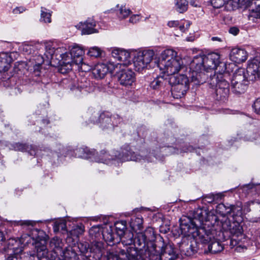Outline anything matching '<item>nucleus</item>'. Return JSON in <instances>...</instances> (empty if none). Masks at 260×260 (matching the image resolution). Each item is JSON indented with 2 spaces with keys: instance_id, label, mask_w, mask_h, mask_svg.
Instances as JSON below:
<instances>
[{
  "instance_id": "nucleus-1",
  "label": "nucleus",
  "mask_w": 260,
  "mask_h": 260,
  "mask_svg": "<svg viewBox=\"0 0 260 260\" xmlns=\"http://www.w3.org/2000/svg\"><path fill=\"white\" fill-rule=\"evenodd\" d=\"M213 223L207 222L205 226L199 227L203 222L204 217L201 210H198L193 217L183 216L180 219V229L185 234H191L197 241L206 243L208 239L216 236L217 239H225L228 236H232L231 245L235 247L237 252H243L246 249L245 245L239 243L244 237L243 230L240 222L242 217L239 214H233L232 219L227 216L217 218L212 216Z\"/></svg>"
},
{
  "instance_id": "nucleus-2",
  "label": "nucleus",
  "mask_w": 260,
  "mask_h": 260,
  "mask_svg": "<svg viewBox=\"0 0 260 260\" xmlns=\"http://www.w3.org/2000/svg\"><path fill=\"white\" fill-rule=\"evenodd\" d=\"M122 239L119 246L110 247L107 251L108 260H148L155 247V234L152 228L137 234L133 240V234L128 232Z\"/></svg>"
},
{
  "instance_id": "nucleus-3",
  "label": "nucleus",
  "mask_w": 260,
  "mask_h": 260,
  "mask_svg": "<svg viewBox=\"0 0 260 260\" xmlns=\"http://www.w3.org/2000/svg\"><path fill=\"white\" fill-rule=\"evenodd\" d=\"M122 239L119 246L110 247L107 251L108 260H148L155 247V234L152 228L137 234L133 240V234L128 232Z\"/></svg>"
},
{
  "instance_id": "nucleus-4",
  "label": "nucleus",
  "mask_w": 260,
  "mask_h": 260,
  "mask_svg": "<svg viewBox=\"0 0 260 260\" xmlns=\"http://www.w3.org/2000/svg\"><path fill=\"white\" fill-rule=\"evenodd\" d=\"M191 72V82L198 85L205 83L208 79V74L214 70L215 74L222 73L225 70V64L220 61L218 54L212 53L207 55H198L193 57L190 63Z\"/></svg>"
},
{
  "instance_id": "nucleus-5",
  "label": "nucleus",
  "mask_w": 260,
  "mask_h": 260,
  "mask_svg": "<svg viewBox=\"0 0 260 260\" xmlns=\"http://www.w3.org/2000/svg\"><path fill=\"white\" fill-rule=\"evenodd\" d=\"M114 153V155H111L105 150H102L100 153H98L95 151L79 148L76 150V155L79 157L91 159L96 162L106 164H109L111 161H114L113 163L116 164L115 161L117 163L129 160L139 161L145 159L142 155H137L127 149H122L120 152L116 151Z\"/></svg>"
},
{
  "instance_id": "nucleus-6",
  "label": "nucleus",
  "mask_w": 260,
  "mask_h": 260,
  "mask_svg": "<svg viewBox=\"0 0 260 260\" xmlns=\"http://www.w3.org/2000/svg\"><path fill=\"white\" fill-rule=\"evenodd\" d=\"M31 244H36V255L39 259L42 258H49L48 251L45 245H39L36 241L28 234H24L19 239L10 238L7 242L8 249L12 250L15 254H19L23 251V246Z\"/></svg>"
},
{
  "instance_id": "nucleus-7",
  "label": "nucleus",
  "mask_w": 260,
  "mask_h": 260,
  "mask_svg": "<svg viewBox=\"0 0 260 260\" xmlns=\"http://www.w3.org/2000/svg\"><path fill=\"white\" fill-rule=\"evenodd\" d=\"M105 246V244L101 241H93L90 246L87 243L78 244V249L84 260H101L105 251L106 254L105 256L108 260L107 256L108 249L110 247L119 246L118 244L112 246H110L106 249Z\"/></svg>"
},
{
  "instance_id": "nucleus-8",
  "label": "nucleus",
  "mask_w": 260,
  "mask_h": 260,
  "mask_svg": "<svg viewBox=\"0 0 260 260\" xmlns=\"http://www.w3.org/2000/svg\"><path fill=\"white\" fill-rule=\"evenodd\" d=\"M224 76L222 73L210 75L208 81L211 87L215 88V98L222 102L227 100L230 92L229 84L224 79Z\"/></svg>"
},
{
  "instance_id": "nucleus-9",
  "label": "nucleus",
  "mask_w": 260,
  "mask_h": 260,
  "mask_svg": "<svg viewBox=\"0 0 260 260\" xmlns=\"http://www.w3.org/2000/svg\"><path fill=\"white\" fill-rule=\"evenodd\" d=\"M165 244L160 238L155 242L154 248H152V253L148 260H174L176 258V254L171 245Z\"/></svg>"
},
{
  "instance_id": "nucleus-10",
  "label": "nucleus",
  "mask_w": 260,
  "mask_h": 260,
  "mask_svg": "<svg viewBox=\"0 0 260 260\" xmlns=\"http://www.w3.org/2000/svg\"><path fill=\"white\" fill-rule=\"evenodd\" d=\"M181 233L184 237H186L190 241V244L189 245V248L193 252L196 250L198 247V245L201 244H208V251L211 253H216L221 252L223 249V245L221 243V241L225 239H217L216 236L212 237L211 240L208 239V241L206 243H203L197 241L192 236L191 234H185L181 231Z\"/></svg>"
},
{
  "instance_id": "nucleus-11",
  "label": "nucleus",
  "mask_w": 260,
  "mask_h": 260,
  "mask_svg": "<svg viewBox=\"0 0 260 260\" xmlns=\"http://www.w3.org/2000/svg\"><path fill=\"white\" fill-rule=\"evenodd\" d=\"M155 56L153 50L145 49L135 53L133 63L135 71L141 72L150 66Z\"/></svg>"
},
{
  "instance_id": "nucleus-12",
  "label": "nucleus",
  "mask_w": 260,
  "mask_h": 260,
  "mask_svg": "<svg viewBox=\"0 0 260 260\" xmlns=\"http://www.w3.org/2000/svg\"><path fill=\"white\" fill-rule=\"evenodd\" d=\"M248 80L244 69H239L233 74L231 80V91L237 95L244 93L247 88Z\"/></svg>"
},
{
  "instance_id": "nucleus-13",
  "label": "nucleus",
  "mask_w": 260,
  "mask_h": 260,
  "mask_svg": "<svg viewBox=\"0 0 260 260\" xmlns=\"http://www.w3.org/2000/svg\"><path fill=\"white\" fill-rule=\"evenodd\" d=\"M50 245L52 247V251L55 256L60 254L61 257L64 260H77L78 255L74 249L71 247H67L62 250L61 240L57 238H53L50 241Z\"/></svg>"
},
{
  "instance_id": "nucleus-14",
  "label": "nucleus",
  "mask_w": 260,
  "mask_h": 260,
  "mask_svg": "<svg viewBox=\"0 0 260 260\" xmlns=\"http://www.w3.org/2000/svg\"><path fill=\"white\" fill-rule=\"evenodd\" d=\"M121 120V118L117 115L110 116L108 113H103L100 116V126L103 131L110 132Z\"/></svg>"
},
{
  "instance_id": "nucleus-15",
  "label": "nucleus",
  "mask_w": 260,
  "mask_h": 260,
  "mask_svg": "<svg viewBox=\"0 0 260 260\" xmlns=\"http://www.w3.org/2000/svg\"><path fill=\"white\" fill-rule=\"evenodd\" d=\"M159 70L168 75H173L180 71H185L186 70V67L184 65L183 60L180 57H177V59L172 60L170 62H168V64H166L164 68H160Z\"/></svg>"
},
{
  "instance_id": "nucleus-16",
  "label": "nucleus",
  "mask_w": 260,
  "mask_h": 260,
  "mask_svg": "<svg viewBox=\"0 0 260 260\" xmlns=\"http://www.w3.org/2000/svg\"><path fill=\"white\" fill-rule=\"evenodd\" d=\"M116 66V64L111 62L98 63L92 69L93 76L95 79H102L108 72H112Z\"/></svg>"
},
{
  "instance_id": "nucleus-17",
  "label": "nucleus",
  "mask_w": 260,
  "mask_h": 260,
  "mask_svg": "<svg viewBox=\"0 0 260 260\" xmlns=\"http://www.w3.org/2000/svg\"><path fill=\"white\" fill-rule=\"evenodd\" d=\"M85 51L84 48L79 45L75 44L71 46L70 53H69L70 58H71V63L69 64L68 70H71L74 65H80L83 59V55L84 54Z\"/></svg>"
},
{
  "instance_id": "nucleus-18",
  "label": "nucleus",
  "mask_w": 260,
  "mask_h": 260,
  "mask_svg": "<svg viewBox=\"0 0 260 260\" xmlns=\"http://www.w3.org/2000/svg\"><path fill=\"white\" fill-rule=\"evenodd\" d=\"M177 57H180L175 50L172 49H166L161 53L159 59L155 61V63L159 69L163 68L168 62L177 59Z\"/></svg>"
},
{
  "instance_id": "nucleus-19",
  "label": "nucleus",
  "mask_w": 260,
  "mask_h": 260,
  "mask_svg": "<svg viewBox=\"0 0 260 260\" xmlns=\"http://www.w3.org/2000/svg\"><path fill=\"white\" fill-rule=\"evenodd\" d=\"M117 76L120 84L125 86L132 85L136 80L135 74L131 70H122Z\"/></svg>"
},
{
  "instance_id": "nucleus-20",
  "label": "nucleus",
  "mask_w": 260,
  "mask_h": 260,
  "mask_svg": "<svg viewBox=\"0 0 260 260\" xmlns=\"http://www.w3.org/2000/svg\"><path fill=\"white\" fill-rule=\"evenodd\" d=\"M64 83L68 84V87L71 90L75 91L76 94H78L79 92H82V90L87 91L85 89L89 85V83L87 82L85 78L82 79L80 82L77 79L75 78L71 81L65 80Z\"/></svg>"
},
{
  "instance_id": "nucleus-21",
  "label": "nucleus",
  "mask_w": 260,
  "mask_h": 260,
  "mask_svg": "<svg viewBox=\"0 0 260 260\" xmlns=\"http://www.w3.org/2000/svg\"><path fill=\"white\" fill-rule=\"evenodd\" d=\"M111 55L112 57L121 62L120 64L127 66L131 63L130 53L125 50L114 48L112 50Z\"/></svg>"
},
{
  "instance_id": "nucleus-22",
  "label": "nucleus",
  "mask_w": 260,
  "mask_h": 260,
  "mask_svg": "<svg viewBox=\"0 0 260 260\" xmlns=\"http://www.w3.org/2000/svg\"><path fill=\"white\" fill-rule=\"evenodd\" d=\"M247 73L250 76V80L260 79V60L258 59H253L249 61L247 68Z\"/></svg>"
},
{
  "instance_id": "nucleus-23",
  "label": "nucleus",
  "mask_w": 260,
  "mask_h": 260,
  "mask_svg": "<svg viewBox=\"0 0 260 260\" xmlns=\"http://www.w3.org/2000/svg\"><path fill=\"white\" fill-rule=\"evenodd\" d=\"M247 52L244 49L239 48L232 49L230 54L231 60L237 63L245 61L247 59Z\"/></svg>"
},
{
  "instance_id": "nucleus-24",
  "label": "nucleus",
  "mask_w": 260,
  "mask_h": 260,
  "mask_svg": "<svg viewBox=\"0 0 260 260\" xmlns=\"http://www.w3.org/2000/svg\"><path fill=\"white\" fill-rule=\"evenodd\" d=\"M216 211L221 214V216H226L231 213H233V214H239L240 215H242L241 208L233 205L226 207L223 204H220L217 205Z\"/></svg>"
},
{
  "instance_id": "nucleus-25",
  "label": "nucleus",
  "mask_w": 260,
  "mask_h": 260,
  "mask_svg": "<svg viewBox=\"0 0 260 260\" xmlns=\"http://www.w3.org/2000/svg\"><path fill=\"white\" fill-rule=\"evenodd\" d=\"M56 57L59 56L62 60V64L64 67H69V64L71 63V58L69 53L67 52V49L66 45H61L55 48V54Z\"/></svg>"
},
{
  "instance_id": "nucleus-26",
  "label": "nucleus",
  "mask_w": 260,
  "mask_h": 260,
  "mask_svg": "<svg viewBox=\"0 0 260 260\" xmlns=\"http://www.w3.org/2000/svg\"><path fill=\"white\" fill-rule=\"evenodd\" d=\"M171 91L173 97L176 99L181 98L189 89V85H183L179 84L173 83Z\"/></svg>"
},
{
  "instance_id": "nucleus-27",
  "label": "nucleus",
  "mask_w": 260,
  "mask_h": 260,
  "mask_svg": "<svg viewBox=\"0 0 260 260\" xmlns=\"http://www.w3.org/2000/svg\"><path fill=\"white\" fill-rule=\"evenodd\" d=\"M95 25V22L92 19H88L83 25L82 35H90L98 32L96 29L94 28Z\"/></svg>"
},
{
  "instance_id": "nucleus-28",
  "label": "nucleus",
  "mask_w": 260,
  "mask_h": 260,
  "mask_svg": "<svg viewBox=\"0 0 260 260\" xmlns=\"http://www.w3.org/2000/svg\"><path fill=\"white\" fill-rule=\"evenodd\" d=\"M251 17L260 18V0H249Z\"/></svg>"
},
{
  "instance_id": "nucleus-29",
  "label": "nucleus",
  "mask_w": 260,
  "mask_h": 260,
  "mask_svg": "<svg viewBox=\"0 0 260 260\" xmlns=\"http://www.w3.org/2000/svg\"><path fill=\"white\" fill-rule=\"evenodd\" d=\"M11 58L6 53L0 55V72L7 71L10 67Z\"/></svg>"
},
{
  "instance_id": "nucleus-30",
  "label": "nucleus",
  "mask_w": 260,
  "mask_h": 260,
  "mask_svg": "<svg viewBox=\"0 0 260 260\" xmlns=\"http://www.w3.org/2000/svg\"><path fill=\"white\" fill-rule=\"evenodd\" d=\"M115 228L117 235L121 238V241L125 237V240L127 239V237L125 234L126 229V222L125 221H117L115 223Z\"/></svg>"
},
{
  "instance_id": "nucleus-31",
  "label": "nucleus",
  "mask_w": 260,
  "mask_h": 260,
  "mask_svg": "<svg viewBox=\"0 0 260 260\" xmlns=\"http://www.w3.org/2000/svg\"><path fill=\"white\" fill-rule=\"evenodd\" d=\"M115 11L117 16L121 19H125L132 13L129 9L126 8L125 5H117Z\"/></svg>"
},
{
  "instance_id": "nucleus-32",
  "label": "nucleus",
  "mask_w": 260,
  "mask_h": 260,
  "mask_svg": "<svg viewBox=\"0 0 260 260\" xmlns=\"http://www.w3.org/2000/svg\"><path fill=\"white\" fill-rule=\"evenodd\" d=\"M171 83L179 84L183 85H189V80L186 75L180 74L171 78Z\"/></svg>"
},
{
  "instance_id": "nucleus-33",
  "label": "nucleus",
  "mask_w": 260,
  "mask_h": 260,
  "mask_svg": "<svg viewBox=\"0 0 260 260\" xmlns=\"http://www.w3.org/2000/svg\"><path fill=\"white\" fill-rule=\"evenodd\" d=\"M143 220L142 216L135 217L132 218L130 225L134 230H140L142 228Z\"/></svg>"
},
{
  "instance_id": "nucleus-34",
  "label": "nucleus",
  "mask_w": 260,
  "mask_h": 260,
  "mask_svg": "<svg viewBox=\"0 0 260 260\" xmlns=\"http://www.w3.org/2000/svg\"><path fill=\"white\" fill-rule=\"evenodd\" d=\"M41 12L40 21L45 23H50L52 12L46 8L42 7Z\"/></svg>"
},
{
  "instance_id": "nucleus-35",
  "label": "nucleus",
  "mask_w": 260,
  "mask_h": 260,
  "mask_svg": "<svg viewBox=\"0 0 260 260\" xmlns=\"http://www.w3.org/2000/svg\"><path fill=\"white\" fill-rule=\"evenodd\" d=\"M176 10L179 13H183L187 10L188 1L187 0H175Z\"/></svg>"
},
{
  "instance_id": "nucleus-36",
  "label": "nucleus",
  "mask_w": 260,
  "mask_h": 260,
  "mask_svg": "<svg viewBox=\"0 0 260 260\" xmlns=\"http://www.w3.org/2000/svg\"><path fill=\"white\" fill-rule=\"evenodd\" d=\"M167 81L162 76H158L155 78L150 83V87L153 89H158L163 86Z\"/></svg>"
},
{
  "instance_id": "nucleus-37",
  "label": "nucleus",
  "mask_w": 260,
  "mask_h": 260,
  "mask_svg": "<svg viewBox=\"0 0 260 260\" xmlns=\"http://www.w3.org/2000/svg\"><path fill=\"white\" fill-rule=\"evenodd\" d=\"M102 236L106 242L110 244V243L114 242V234L112 232L111 227L110 229L106 230H104L102 232Z\"/></svg>"
},
{
  "instance_id": "nucleus-38",
  "label": "nucleus",
  "mask_w": 260,
  "mask_h": 260,
  "mask_svg": "<svg viewBox=\"0 0 260 260\" xmlns=\"http://www.w3.org/2000/svg\"><path fill=\"white\" fill-rule=\"evenodd\" d=\"M31 59L35 61V63L34 64V68L35 71H39L40 70L41 66L44 61V59L42 55H39L36 56H34Z\"/></svg>"
},
{
  "instance_id": "nucleus-39",
  "label": "nucleus",
  "mask_w": 260,
  "mask_h": 260,
  "mask_svg": "<svg viewBox=\"0 0 260 260\" xmlns=\"http://www.w3.org/2000/svg\"><path fill=\"white\" fill-rule=\"evenodd\" d=\"M45 55L48 59L51 58L55 54V48L52 43H48L45 45Z\"/></svg>"
},
{
  "instance_id": "nucleus-40",
  "label": "nucleus",
  "mask_w": 260,
  "mask_h": 260,
  "mask_svg": "<svg viewBox=\"0 0 260 260\" xmlns=\"http://www.w3.org/2000/svg\"><path fill=\"white\" fill-rule=\"evenodd\" d=\"M84 226L82 225H76L70 232V235L73 237H78L84 233Z\"/></svg>"
},
{
  "instance_id": "nucleus-41",
  "label": "nucleus",
  "mask_w": 260,
  "mask_h": 260,
  "mask_svg": "<svg viewBox=\"0 0 260 260\" xmlns=\"http://www.w3.org/2000/svg\"><path fill=\"white\" fill-rule=\"evenodd\" d=\"M53 230L55 232H57L59 230L66 231L67 225L66 221L64 220H61L58 221H56L54 223L53 226Z\"/></svg>"
},
{
  "instance_id": "nucleus-42",
  "label": "nucleus",
  "mask_w": 260,
  "mask_h": 260,
  "mask_svg": "<svg viewBox=\"0 0 260 260\" xmlns=\"http://www.w3.org/2000/svg\"><path fill=\"white\" fill-rule=\"evenodd\" d=\"M87 114L88 116H90L89 118L91 122L93 123H99L100 114L98 112L93 111L92 110H90L88 111Z\"/></svg>"
},
{
  "instance_id": "nucleus-43",
  "label": "nucleus",
  "mask_w": 260,
  "mask_h": 260,
  "mask_svg": "<svg viewBox=\"0 0 260 260\" xmlns=\"http://www.w3.org/2000/svg\"><path fill=\"white\" fill-rule=\"evenodd\" d=\"M101 49L98 47L94 46L89 49L87 54L90 56L98 57L101 55Z\"/></svg>"
},
{
  "instance_id": "nucleus-44",
  "label": "nucleus",
  "mask_w": 260,
  "mask_h": 260,
  "mask_svg": "<svg viewBox=\"0 0 260 260\" xmlns=\"http://www.w3.org/2000/svg\"><path fill=\"white\" fill-rule=\"evenodd\" d=\"M35 255V253L23 252V251L19 253L18 255L19 260H31V258Z\"/></svg>"
},
{
  "instance_id": "nucleus-45",
  "label": "nucleus",
  "mask_w": 260,
  "mask_h": 260,
  "mask_svg": "<svg viewBox=\"0 0 260 260\" xmlns=\"http://www.w3.org/2000/svg\"><path fill=\"white\" fill-rule=\"evenodd\" d=\"M103 231L101 229V225H98L96 226H93L89 230V234L92 236L95 237H98V235H100L101 233H102Z\"/></svg>"
},
{
  "instance_id": "nucleus-46",
  "label": "nucleus",
  "mask_w": 260,
  "mask_h": 260,
  "mask_svg": "<svg viewBox=\"0 0 260 260\" xmlns=\"http://www.w3.org/2000/svg\"><path fill=\"white\" fill-rule=\"evenodd\" d=\"M78 66V70L82 72H87L92 70V66L84 62L83 60H82V62L80 63L79 66Z\"/></svg>"
},
{
  "instance_id": "nucleus-47",
  "label": "nucleus",
  "mask_w": 260,
  "mask_h": 260,
  "mask_svg": "<svg viewBox=\"0 0 260 260\" xmlns=\"http://www.w3.org/2000/svg\"><path fill=\"white\" fill-rule=\"evenodd\" d=\"M220 197L219 194H209L205 196L204 198L205 201L211 203L217 200Z\"/></svg>"
},
{
  "instance_id": "nucleus-48",
  "label": "nucleus",
  "mask_w": 260,
  "mask_h": 260,
  "mask_svg": "<svg viewBox=\"0 0 260 260\" xmlns=\"http://www.w3.org/2000/svg\"><path fill=\"white\" fill-rule=\"evenodd\" d=\"M14 150L16 151H24L28 149V146L25 144L16 143L13 145Z\"/></svg>"
},
{
  "instance_id": "nucleus-49",
  "label": "nucleus",
  "mask_w": 260,
  "mask_h": 260,
  "mask_svg": "<svg viewBox=\"0 0 260 260\" xmlns=\"http://www.w3.org/2000/svg\"><path fill=\"white\" fill-rule=\"evenodd\" d=\"M228 0H210L211 5L215 8L222 7Z\"/></svg>"
},
{
  "instance_id": "nucleus-50",
  "label": "nucleus",
  "mask_w": 260,
  "mask_h": 260,
  "mask_svg": "<svg viewBox=\"0 0 260 260\" xmlns=\"http://www.w3.org/2000/svg\"><path fill=\"white\" fill-rule=\"evenodd\" d=\"M256 113L260 114V98L257 99L252 106Z\"/></svg>"
},
{
  "instance_id": "nucleus-51",
  "label": "nucleus",
  "mask_w": 260,
  "mask_h": 260,
  "mask_svg": "<svg viewBox=\"0 0 260 260\" xmlns=\"http://www.w3.org/2000/svg\"><path fill=\"white\" fill-rule=\"evenodd\" d=\"M15 223L17 225L20 224L21 225H26L31 226H34L36 223L35 221L31 220H20L18 221H15Z\"/></svg>"
},
{
  "instance_id": "nucleus-52",
  "label": "nucleus",
  "mask_w": 260,
  "mask_h": 260,
  "mask_svg": "<svg viewBox=\"0 0 260 260\" xmlns=\"http://www.w3.org/2000/svg\"><path fill=\"white\" fill-rule=\"evenodd\" d=\"M141 18V17L139 15H133L130 17L129 21L132 23L135 24L138 22Z\"/></svg>"
},
{
  "instance_id": "nucleus-53",
  "label": "nucleus",
  "mask_w": 260,
  "mask_h": 260,
  "mask_svg": "<svg viewBox=\"0 0 260 260\" xmlns=\"http://www.w3.org/2000/svg\"><path fill=\"white\" fill-rule=\"evenodd\" d=\"M19 254L13 253L8 254L5 256V260H18Z\"/></svg>"
},
{
  "instance_id": "nucleus-54",
  "label": "nucleus",
  "mask_w": 260,
  "mask_h": 260,
  "mask_svg": "<svg viewBox=\"0 0 260 260\" xmlns=\"http://www.w3.org/2000/svg\"><path fill=\"white\" fill-rule=\"evenodd\" d=\"M179 25V21L177 20H172L168 22V26L170 27H175Z\"/></svg>"
},
{
  "instance_id": "nucleus-55",
  "label": "nucleus",
  "mask_w": 260,
  "mask_h": 260,
  "mask_svg": "<svg viewBox=\"0 0 260 260\" xmlns=\"http://www.w3.org/2000/svg\"><path fill=\"white\" fill-rule=\"evenodd\" d=\"M239 31V29L236 27H231L229 29V32L234 35H237L238 34Z\"/></svg>"
},
{
  "instance_id": "nucleus-56",
  "label": "nucleus",
  "mask_w": 260,
  "mask_h": 260,
  "mask_svg": "<svg viewBox=\"0 0 260 260\" xmlns=\"http://www.w3.org/2000/svg\"><path fill=\"white\" fill-rule=\"evenodd\" d=\"M22 50L26 52L27 53H30L31 52V46L27 44H25L22 47Z\"/></svg>"
},
{
  "instance_id": "nucleus-57",
  "label": "nucleus",
  "mask_w": 260,
  "mask_h": 260,
  "mask_svg": "<svg viewBox=\"0 0 260 260\" xmlns=\"http://www.w3.org/2000/svg\"><path fill=\"white\" fill-rule=\"evenodd\" d=\"M189 2L190 5L194 7H199V5L196 3L197 0H188Z\"/></svg>"
},
{
  "instance_id": "nucleus-58",
  "label": "nucleus",
  "mask_w": 260,
  "mask_h": 260,
  "mask_svg": "<svg viewBox=\"0 0 260 260\" xmlns=\"http://www.w3.org/2000/svg\"><path fill=\"white\" fill-rule=\"evenodd\" d=\"M23 11V9L22 8H16L13 10V13L14 14H19L22 12Z\"/></svg>"
},
{
  "instance_id": "nucleus-59",
  "label": "nucleus",
  "mask_w": 260,
  "mask_h": 260,
  "mask_svg": "<svg viewBox=\"0 0 260 260\" xmlns=\"http://www.w3.org/2000/svg\"><path fill=\"white\" fill-rule=\"evenodd\" d=\"M179 27V29L180 30L182 31V32H184L186 29L185 27V24H180L179 23V25L178 26Z\"/></svg>"
},
{
  "instance_id": "nucleus-60",
  "label": "nucleus",
  "mask_w": 260,
  "mask_h": 260,
  "mask_svg": "<svg viewBox=\"0 0 260 260\" xmlns=\"http://www.w3.org/2000/svg\"><path fill=\"white\" fill-rule=\"evenodd\" d=\"M211 40L212 41H218V42H221L222 40L220 38L217 37H213L211 38Z\"/></svg>"
},
{
  "instance_id": "nucleus-61",
  "label": "nucleus",
  "mask_w": 260,
  "mask_h": 260,
  "mask_svg": "<svg viewBox=\"0 0 260 260\" xmlns=\"http://www.w3.org/2000/svg\"><path fill=\"white\" fill-rule=\"evenodd\" d=\"M184 245H185V244L184 243H182L180 246V248L181 250L183 252H185V250L188 249V248H184Z\"/></svg>"
},
{
  "instance_id": "nucleus-62",
  "label": "nucleus",
  "mask_w": 260,
  "mask_h": 260,
  "mask_svg": "<svg viewBox=\"0 0 260 260\" xmlns=\"http://www.w3.org/2000/svg\"><path fill=\"white\" fill-rule=\"evenodd\" d=\"M193 150V148L191 146H189L188 148L186 149H183L182 151L183 152H188V151H191Z\"/></svg>"
},
{
  "instance_id": "nucleus-63",
  "label": "nucleus",
  "mask_w": 260,
  "mask_h": 260,
  "mask_svg": "<svg viewBox=\"0 0 260 260\" xmlns=\"http://www.w3.org/2000/svg\"><path fill=\"white\" fill-rule=\"evenodd\" d=\"M5 240V237L3 233L0 232V242L3 241Z\"/></svg>"
},
{
  "instance_id": "nucleus-64",
  "label": "nucleus",
  "mask_w": 260,
  "mask_h": 260,
  "mask_svg": "<svg viewBox=\"0 0 260 260\" xmlns=\"http://www.w3.org/2000/svg\"><path fill=\"white\" fill-rule=\"evenodd\" d=\"M185 23H186V24L185 25V27L186 29H187L190 25V23L189 21H186Z\"/></svg>"
}]
</instances>
